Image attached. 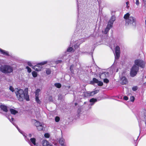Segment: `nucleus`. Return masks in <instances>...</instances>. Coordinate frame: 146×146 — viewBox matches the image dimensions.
I'll use <instances>...</instances> for the list:
<instances>
[{
  "instance_id": "obj_1",
  "label": "nucleus",
  "mask_w": 146,
  "mask_h": 146,
  "mask_svg": "<svg viewBox=\"0 0 146 146\" xmlns=\"http://www.w3.org/2000/svg\"><path fill=\"white\" fill-rule=\"evenodd\" d=\"M15 92L17 99L19 101H23L24 99H25L27 101L29 100L27 88L25 89V92L23 90L19 88H15Z\"/></svg>"
},
{
  "instance_id": "obj_2",
  "label": "nucleus",
  "mask_w": 146,
  "mask_h": 146,
  "mask_svg": "<svg viewBox=\"0 0 146 146\" xmlns=\"http://www.w3.org/2000/svg\"><path fill=\"white\" fill-rule=\"evenodd\" d=\"M123 18L125 21V25L126 26L133 25L136 23V19L135 17L130 16L129 13L124 15Z\"/></svg>"
},
{
  "instance_id": "obj_3",
  "label": "nucleus",
  "mask_w": 146,
  "mask_h": 146,
  "mask_svg": "<svg viewBox=\"0 0 146 146\" xmlns=\"http://www.w3.org/2000/svg\"><path fill=\"white\" fill-rule=\"evenodd\" d=\"M0 70L5 74H10L13 71V68L9 65H2L0 67Z\"/></svg>"
},
{
  "instance_id": "obj_4",
  "label": "nucleus",
  "mask_w": 146,
  "mask_h": 146,
  "mask_svg": "<svg viewBox=\"0 0 146 146\" xmlns=\"http://www.w3.org/2000/svg\"><path fill=\"white\" fill-rule=\"evenodd\" d=\"M17 127L19 132H20L22 134L23 136L25 137V138L26 141H27L28 143H29L31 146H32V144L34 145H36V139L35 138H31L30 139H29L27 138V134H26L25 133L20 131L19 129Z\"/></svg>"
},
{
  "instance_id": "obj_5",
  "label": "nucleus",
  "mask_w": 146,
  "mask_h": 146,
  "mask_svg": "<svg viewBox=\"0 0 146 146\" xmlns=\"http://www.w3.org/2000/svg\"><path fill=\"white\" fill-rule=\"evenodd\" d=\"M139 68L138 66H136V65H134L131 68L130 74L131 77H134L137 74V72L139 71Z\"/></svg>"
},
{
  "instance_id": "obj_6",
  "label": "nucleus",
  "mask_w": 146,
  "mask_h": 146,
  "mask_svg": "<svg viewBox=\"0 0 146 146\" xmlns=\"http://www.w3.org/2000/svg\"><path fill=\"white\" fill-rule=\"evenodd\" d=\"M134 65H136V66L142 68H143L145 67V63L142 60L140 59H137L135 60L134 61Z\"/></svg>"
},
{
  "instance_id": "obj_7",
  "label": "nucleus",
  "mask_w": 146,
  "mask_h": 146,
  "mask_svg": "<svg viewBox=\"0 0 146 146\" xmlns=\"http://www.w3.org/2000/svg\"><path fill=\"white\" fill-rule=\"evenodd\" d=\"M47 63V61H44L42 62H41L38 64H37L36 65L33 66V68L35 70L37 71H39L42 68V65H44L46 64Z\"/></svg>"
},
{
  "instance_id": "obj_8",
  "label": "nucleus",
  "mask_w": 146,
  "mask_h": 146,
  "mask_svg": "<svg viewBox=\"0 0 146 146\" xmlns=\"http://www.w3.org/2000/svg\"><path fill=\"white\" fill-rule=\"evenodd\" d=\"M40 89H37L35 92V100L36 102L39 104L41 103L39 99L38 96L40 94Z\"/></svg>"
},
{
  "instance_id": "obj_9",
  "label": "nucleus",
  "mask_w": 146,
  "mask_h": 146,
  "mask_svg": "<svg viewBox=\"0 0 146 146\" xmlns=\"http://www.w3.org/2000/svg\"><path fill=\"white\" fill-rule=\"evenodd\" d=\"M100 77L102 79L107 78L109 77V74L108 72L107 71L103 72L100 73Z\"/></svg>"
},
{
  "instance_id": "obj_10",
  "label": "nucleus",
  "mask_w": 146,
  "mask_h": 146,
  "mask_svg": "<svg viewBox=\"0 0 146 146\" xmlns=\"http://www.w3.org/2000/svg\"><path fill=\"white\" fill-rule=\"evenodd\" d=\"M140 118L146 123V110H143L141 113V115L140 116Z\"/></svg>"
},
{
  "instance_id": "obj_11",
  "label": "nucleus",
  "mask_w": 146,
  "mask_h": 146,
  "mask_svg": "<svg viewBox=\"0 0 146 146\" xmlns=\"http://www.w3.org/2000/svg\"><path fill=\"white\" fill-rule=\"evenodd\" d=\"M98 90H96L94 91L91 92H85L84 93V96L85 97H88L91 96H93L94 94H96L99 92Z\"/></svg>"
},
{
  "instance_id": "obj_12",
  "label": "nucleus",
  "mask_w": 146,
  "mask_h": 146,
  "mask_svg": "<svg viewBox=\"0 0 146 146\" xmlns=\"http://www.w3.org/2000/svg\"><path fill=\"white\" fill-rule=\"evenodd\" d=\"M120 50L119 46H117L115 48V58L118 59L120 56Z\"/></svg>"
},
{
  "instance_id": "obj_13",
  "label": "nucleus",
  "mask_w": 146,
  "mask_h": 146,
  "mask_svg": "<svg viewBox=\"0 0 146 146\" xmlns=\"http://www.w3.org/2000/svg\"><path fill=\"white\" fill-rule=\"evenodd\" d=\"M90 83L91 84H93L94 83H98V85L100 86H102L103 84V82H102L98 81V79L95 78H94L93 79V81H91Z\"/></svg>"
},
{
  "instance_id": "obj_14",
  "label": "nucleus",
  "mask_w": 146,
  "mask_h": 146,
  "mask_svg": "<svg viewBox=\"0 0 146 146\" xmlns=\"http://www.w3.org/2000/svg\"><path fill=\"white\" fill-rule=\"evenodd\" d=\"M120 82L121 84L123 85L127 84V79L125 77L123 76L120 78Z\"/></svg>"
},
{
  "instance_id": "obj_15",
  "label": "nucleus",
  "mask_w": 146,
  "mask_h": 146,
  "mask_svg": "<svg viewBox=\"0 0 146 146\" xmlns=\"http://www.w3.org/2000/svg\"><path fill=\"white\" fill-rule=\"evenodd\" d=\"M115 16H112L110 20H109L108 25H111V26H112V25L114 22V21L115 20Z\"/></svg>"
},
{
  "instance_id": "obj_16",
  "label": "nucleus",
  "mask_w": 146,
  "mask_h": 146,
  "mask_svg": "<svg viewBox=\"0 0 146 146\" xmlns=\"http://www.w3.org/2000/svg\"><path fill=\"white\" fill-rule=\"evenodd\" d=\"M42 144L43 146H53L51 143L46 140H43Z\"/></svg>"
},
{
  "instance_id": "obj_17",
  "label": "nucleus",
  "mask_w": 146,
  "mask_h": 146,
  "mask_svg": "<svg viewBox=\"0 0 146 146\" xmlns=\"http://www.w3.org/2000/svg\"><path fill=\"white\" fill-rule=\"evenodd\" d=\"M0 108L1 109L5 112H7L8 111L7 107L4 105H1Z\"/></svg>"
},
{
  "instance_id": "obj_18",
  "label": "nucleus",
  "mask_w": 146,
  "mask_h": 146,
  "mask_svg": "<svg viewBox=\"0 0 146 146\" xmlns=\"http://www.w3.org/2000/svg\"><path fill=\"white\" fill-rule=\"evenodd\" d=\"M59 142L62 146H66V145L64 144L65 140L63 138H62L60 139Z\"/></svg>"
},
{
  "instance_id": "obj_19",
  "label": "nucleus",
  "mask_w": 146,
  "mask_h": 146,
  "mask_svg": "<svg viewBox=\"0 0 146 146\" xmlns=\"http://www.w3.org/2000/svg\"><path fill=\"white\" fill-rule=\"evenodd\" d=\"M112 26H111V25H108L106 27L104 31V33L106 34H107L108 31H109L110 29L112 27Z\"/></svg>"
},
{
  "instance_id": "obj_20",
  "label": "nucleus",
  "mask_w": 146,
  "mask_h": 146,
  "mask_svg": "<svg viewBox=\"0 0 146 146\" xmlns=\"http://www.w3.org/2000/svg\"><path fill=\"white\" fill-rule=\"evenodd\" d=\"M0 52L2 54L6 56L9 55V53L7 51L2 50L1 48H0Z\"/></svg>"
},
{
  "instance_id": "obj_21",
  "label": "nucleus",
  "mask_w": 146,
  "mask_h": 146,
  "mask_svg": "<svg viewBox=\"0 0 146 146\" xmlns=\"http://www.w3.org/2000/svg\"><path fill=\"white\" fill-rule=\"evenodd\" d=\"M97 101V100L96 99L94 98H92L90 100V102L92 103L90 104V105L91 106L93 105L95 102H96Z\"/></svg>"
},
{
  "instance_id": "obj_22",
  "label": "nucleus",
  "mask_w": 146,
  "mask_h": 146,
  "mask_svg": "<svg viewBox=\"0 0 146 146\" xmlns=\"http://www.w3.org/2000/svg\"><path fill=\"white\" fill-rule=\"evenodd\" d=\"M10 111L11 114L15 115L18 113V111L13 109H10Z\"/></svg>"
},
{
  "instance_id": "obj_23",
  "label": "nucleus",
  "mask_w": 146,
  "mask_h": 146,
  "mask_svg": "<svg viewBox=\"0 0 146 146\" xmlns=\"http://www.w3.org/2000/svg\"><path fill=\"white\" fill-rule=\"evenodd\" d=\"M43 124L42 123L40 125L38 126L37 127V128L38 130L40 131L43 129Z\"/></svg>"
},
{
  "instance_id": "obj_24",
  "label": "nucleus",
  "mask_w": 146,
  "mask_h": 146,
  "mask_svg": "<svg viewBox=\"0 0 146 146\" xmlns=\"http://www.w3.org/2000/svg\"><path fill=\"white\" fill-rule=\"evenodd\" d=\"M35 121L36 122H35V125L36 127L43 123H40L38 121H36V120H35Z\"/></svg>"
},
{
  "instance_id": "obj_25",
  "label": "nucleus",
  "mask_w": 146,
  "mask_h": 146,
  "mask_svg": "<svg viewBox=\"0 0 146 146\" xmlns=\"http://www.w3.org/2000/svg\"><path fill=\"white\" fill-rule=\"evenodd\" d=\"M74 67V65H72L70 68V70L71 73H74L73 68Z\"/></svg>"
},
{
  "instance_id": "obj_26",
  "label": "nucleus",
  "mask_w": 146,
  "mask_h": 146,
  "mask_svg": "<svg viewBox=\"0 0 146 146\" xmlns=\"http://www.w3.org/2000/svg\"><path fill=\"white\" fill-rule=\"evenodd\" d=\"M54 85L56 87L58 88H60L61 86V84L58 83H55L54 84Z\"/></svg>"
},
{
  "instance_id": "obj_27",
  "label": "nucleus",
  "mask_w": 146,
  "mask_h": 146,
  "mask_svg": "<svg viewBox=\"0 0 146 146\" xmlns=\"http://www.w3.org/2000/svg\"><path fill=\"white\" fill-rule=\"evenodd\" d=\"M32 74L34 77H36L37 75V73L35 71H33L32 72Z\"/></svg>"
},
{
  "instance_id": "obj_28",
  "label": "nucleus",
  "mask_w": 146,
  "mask_h": 146,
  "mask_svg": "<svg viewBox=\"0 0 146 146\" xmlns=\"http://www.w3.org/2000/svg\"><path fill=\"white\" fill-rule=\"evenodd\" d=\"M8 119L11 122L13 125H14L13 122L14 120V119L12 117H11V118H10V117H8Z\"/></svg>"
},
{
  "instance_id": "obj_29",
  "label": "nucleus",
  "mask_w": 146,
  "mask_h": 146,
  "mask_svg": "<svg viewBox=\"0 0 146 146\" xmlns=\"http://www.w3.org/2000/svg\"><path fill=\"white\" fill-rule=\"evenodd\" d=\"M103 80L104 82V83L107 84L109 82V80L107 78L102 79Z\"/></svg>"
},
{
  "instance_id": "obj_30",
  "label": "nucleus",
  "mask_w": 146,
  "mask_h": 146,
  "mask_svg": "<svg viewBox=\"0 0 146 146\" xmlns=\"http://www.w3.org/2000/svg\"><path fill=\"white\" fill-rule=\"evenodd\" d=\"M51 70L49 69H47L46 70V73L48 75L50 74L51 73Z\"/></svg>"
},
{
  "instance_id": "obj_31",
  "label": "nucleus",
  "mask_w": 146,
  "mask_h": 146,
  "mask_svg": "<svg viewBox=\"0 0 146 146\" xmlns=\"http://www.w3.org/2000/svg\"><path fill=\"white\" fill-rule=\"evenodd\" d=\"M44 136L46 138H48L50 136V135L49 134L47 133H46L44 134Z\"/></svg>"
},
{
  "instance_id": "obj_32",
  "label": "nucleus",
  "mask_w": 146,
  "mask_h": 146,
  "mask_svg": "<svg viewBox=\"0 0 146 146\" xmlns=\"http://www.w3.org/2000/svg\"><path fill=\"white\" fill-rule=\"evenodd\" d=\"M73 50V48L72 47H69L67 49V51L68 52H71Z\"/></svg>"
},
{
  "instance_id": "obj_33",
  "label": "nucleus",
  "mask_w": 146,
  "mask_h": 146,
  "mask_svg": "<svg viewBox=\"0 0 146 146\" xmlns=\"http://www.w3.org/2000/svg\"><path fill=\"white\" fill-rule=\"evenodd\" d=\"M80 44V43H77L76 44H75L74 46V47L75 49L77 48H78Z\"/></svg>"
},
{
  "instance_id": "obj_34",
  "label": "nucleus",
  "mask_w": 146,
  "mask_h": 146,
  "mask_svg": "<svg viewBox=\"0 0 146 146\" xmlns=\"http://www.w3.org/2000/svg\"><path fill=\"white\" fill-rule=\"evenodd\" d=\"M26 68L27 69L28 72H30L31 71V69L28 66H27L26 67Z\"/></svg>"
},
{
  "instance_id": "obj_35",
  "label": "nucleus",
  "mask_w": 146,
  "mask_h": 146,
  "mask_svg": "<svg viewBox=\"0 0 146 146\" xmlns=\"http://www.w3.org/2000/svg\"><path fill=\"white\" fill-rule=\"evenodd\" d=\"M130 100L131 101V102H133L134 100H135V98L134 96H131L130 98Z\"/></svg>"
},
{
  "instance_id": "obj_36",
  "label": "nucleus",
  "mask_w": 146,
  "mask_h": 146,
  "mask_svg": "<svg viewBox=\"0 0 146 146\" xmlns=\"http://www.w3.org/2000/svg\"><path fill=\"white\" fill-rule=\"evenodd\" d=\"M55 120L56 122H58L60 120V118L58 117H56L55 118Z\"/></svg>"
},
{
  "instance_id": "obj_37",
  "label": "nucleus",
  "mask_w": 146,
  "mask_h": 146,
  "mask_svg": "<svg viewBox=\"0 0 146 146\" xmlns=\"http://www.w3.org/2000/svg\"><path fill=\"white\" fill-rule=\"evenodd\" d=\"M132 90L134 91H135L137 89V87L135 86L133 87L132 88Z\"/></svg>"
},
{
  "instance_id": "obj_38",
  "label": "nucleus",
  "mask_w": 146,
  "mask_h": 146,
  "mask_svg": "<svg viewBox=\"0 0 146 146\" xmlns=\"http://www.w3.org/2000/svg\"><path fill=\"white\" fill-rule=\"evenodd\" d=\"M9 89L12 92H13L14 91H15V90H14L12 86H10V87Z\"/></svg>"
},
{
  "instance_id": "obj_39",
  "label": "nucleus",
  "mask_w": 146,
  "mask_h": 146,
  "mask_svg": "<svg viewBox=\"0 0 146 146\" xmlns=\"http://www.w3.org/2000/svg\"><path fill=\"white\" fill-rule=\"evenodd\" d=\"M28 65L30 66H32V64L31 62H27Z\"/></svg>"
},
{
  "instance_id": "obj_40",
  "label": "nucleus",
  "mask_w": 146,
  "mask_h": 146,
  "mask_svg": "<svg viewBox=\"0 0 146 146\" xmlns=\"http://www.w3.org/2000/svg\"><path fill=\"white\" fill-rule=\"evenodd\" d=\"M124 99L125 100H127L128 99V98L127 96H124Z\"/></svg>"
},
{
  "instance_id": "obj_41",
  "label": "nucleus",
  "mask_w": 146,
  "mask_h": 146,
  "mask_svg": "<svg viewBox=\"0 0 146 146\" xmlns=\"http://www.w3.org/2000/svg\"><path fill=\"white\" fill-rule=\"evenodd\" d=\"M135 3L136 5H139V2L138 0H136Z\"/></svg>"
},
{
  "instance_id": "obj_42",
  "label": "nucleus",
  "mask_w": 146,
  "mask_h": 146,
  "mask_svg": "<svg viewBox=\"0 0 146 146\" xmlns=\"http://www.w3.org/2000/svg\"><path fill=\"white\" fill-rule=\"evenodd\" d=\"M129 2H126V4L127 5V8H128L129 7V6H128V5H129Z\"/></svg>"
},
{
  "instance_id": "obj_43",
  "label": "nucleus",
  "mask_w": 146,
  "mask_h": 146,
  "mask_svg": "<svg viewBox=\"0 0 146 146\" xmlns=\"http://www.w3.org/2000/svg\"><path fill=\"white\" fill-rule=\"evenodd\" d=\"M28 136L29 137H31L32 136V134L31 133H29L28 135Z\"/></svg>"
},
{
  "instance_id": "obj_44",
  "label": "nucleus",
  "mask_w": 146,
  "mask_h": 146,
  "mask_svg": "<svg viewBox=\"0 0 146 146\" xmlns=\"http://www.w3.org/2000/svg\"><path fill=\"white\" fill-rule=\"evenodd\" d=\"M61 60H58V61H57L56 62V63H60V62H61Z\"/></svg>"
},
{
  "instance_id": "obj_45",
  "label": "nucleus",
  "mask_w": 146,
  "mask_h": 146,
  "mask_svg": "<svg viewBox=\"0 0 146 146\" xmlns=\"http://www.w3.org/2000/svg\"><path fill=\"white\" fill-rule=\"evenodd\" d=\"M143 1L145 3H146V0H143Z\"/></svg>"
},
{
  "instance_id": "obj_46",
  "label": "nucleus",
  "mask_w": 146,
  "mask_h": 146,
  "mask_svg": "<svg viewBox=\"0 0 146 146\" xmlns=\"http://www.w3.org/2000/svg\"><path fill=\"white\" fill-rule=\"evenodd\" d=\"M145 78H146V77H145ZM144 84L145 86H146V82Z\"/></svg>"
},
{
  "instance_id": "obj_47",
  "label": "nucleus",
  "mask_w": 146,
  "mask_h": 146,
  "mask_svg": "<svg viewBox=\"0 0 146 146\" xmlns=\"http://www.w3.org/2000/svg\"><path fill=\"white\" fill-rule=\"evenodd\" d=\"M75 105L76 106V105H77V104L76 103H75Z\"/></svg>"
},
{
  "instance_id": "obj_48",
  "label": "nucleus",
  "mask_w": 146,
  "mask_h": 146,
  "mask_svg": "<svg viewBox=\"0 0 146 146\" xmlns=\"http://www.w3.org/2000/svg\"><path fill=\"white\" fill-rule=\"evenodd\" d=\"M81 43H82V42H80V44Z\"/></svg>"
},
{
  "instance_id": "obj_49",
  "label": "nucleus",
  "mask_w": 146,
  "mask_h": 146,
  "mask_svg": "<svg viewBox=\"0 0 146 146\" xmlns=\"http://www.w3.org/2000/svg\"><path fill=\"white\" fill-rule=\"evenodd\" d=\"M77 1L78 2V0H77Z\"/></svg>"
}]
</instances>
